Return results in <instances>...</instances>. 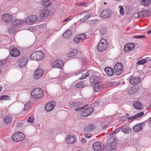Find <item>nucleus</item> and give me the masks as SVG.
I'll return each mask as SVG.
<instances>
[{
  "mask_svg": "<svg viewBox=\"0 0 151 151\" xmlns=\"http://www.w3.org/2000/svg\"><path fill=\"white\" fill-rule=\"evenodd\" d=\"M45 56L44 54L41 51H36L32 52L29 56L31 60L37 61L42 60Z\"/></svg>",
  "mask_w": 151,
  "mask_h": 151,
  "instance_id": "f257e3e1",
  "label": "nucleus"
},
{
  "mask_svg": "<svg viewBox=\"0 0 151 151\" xmlns=\"http://www.w3.org/2000/svg\"><path fill=\"white\" fill-rule=\"evenodd\" d=\"M31 94L32 98L38 99L42 97L43 95V93L42 89L39 88H37L32 91Z\"/></svg>",
  "mask_w": 151,
  "mask_h": 151,
  "instance_id": "f03ea898",
  "label": "nucleus"
},
{
  "mask_svg": "<svg viewBox=\"0 0 151 151\" xmlns=\"http://www.w3.org/2000/svg\"><path fill=\"white\" fill-rule=\"evenodd\" d=\"M52 14L51 12L48 9H42L39 12V17L41 19H42L50 18Z\"/></svg>",
  "mask_w": 151,
  "mask_h": 151,
  "instance_id": "7ed1b4c3",
  "label": "nucleus"
},
{
  "mask_svg": "<svg viewBox=\"0 0 151 151\" xmlns=\"http://www.w3.org/2000/svg\"><path fill=\"white\" fill-rule=\"evenodd\" d=\"M108 43L106 40L104 39H101L99 42L97 47V50L100 52L104 51L107 48Z\"/></svg>",
  "mask_w": 151,
  "mask_h": 151,
  "instance_id": "20e7f679",
  "label": "nucleus"
},
{
  "mask_svg": "<svg viewBox=\"0 0 151 151\" xmlns=\"http://www.w3.org/2000/svg\"><path fill=\"white\" fill-rule=\"evenodd\" d=\"M25 138L24 134L22 132H15L12 135V139L13 141L19 142L23 140Z\"/></svg>",
  "mask_w": 151,
  "mask_h": 151,
  "instance_id": "39448f33",
  "label": "nucleus"
},
{
  "mask_svg": "<svg viewBox=\"0 0 151 151\" xmlns=\"http://www.w3.org/2000/svg\"><path fill=\"white\" fill-rule=\"evenodd\" d=\"M38 21V18L35 15L27 16L25 19L24 23L28 24H32Z\"/></svg>",
  "mask_w": 151,
  "mask_h": 151,
  "instance_id": "423d86ee",
  "label": "nucleus"
},
{
  "mask_svg": "<svg viewBox=\"0 0 151 151\" xmlns=\"http://www.w3.org/2000/svg\"><path fill=\"white\" fill-rule=\"evenodd\" d=\"M123 66L122 64L120 63H116L114 67V73L117 75H120L123 72Z\"/></svg>",
  "mask_w": 151,
  "mask_h": 151,
  "instance_id": "0eeeda50",
  "label": "nucleus"
},
{
  "mask_svg": "<svg viewBox=\"0 0 151 151\" xmlns=\"http://www.w3.org/2000/svg\"><path fill=\"white\" fill-rule=\"evenodd\" d=\"M122 129V131L126 134L129 133L131 132L132 129L127 125H124V126L120 127L116 129L114 132L117 133L119 132Z\"/></svg>",
  "mask_w": 151,
  "mask_h": 151,
  "instance_id": "6e6552de",
  "label": "nucleus"
},
{
  "mask_svg": "<svg viewBox=\"0 0 151 151\" xmlns=\"http://www.w3.org/2000/svg\"><path fill=\"white\" fill-rule=\"evenodd\" d=\"M10 54L13 57H17L20 54V52L14 46L10 47Z\"/></svg>",
  "mask_w": 151,
  "mask_h": 151,
  "instance_id": "1a4fd4ad",
  "label": "nucleus"
},
{
  "mask_svg": "<svg viewBox=\"0 0 151 151\" xmlns=\"http://www.w3.org/2000/svg\"><path fill=\"white\" fill-rule=\"evenodd\" d=\"M1 17L3 20L7 23H10L13 19L12 15L7 13L2 15Z\"/></svg>",
  "mask_w": 151,
  "mask_h": 151,
  "instance_id": "9d476101",
  "label": "nucleus"
},
{
  "mask_svg": "<svg viewBox=\"0 0 151 151\" xmlns=\"http://www.w3.org/2000/svg\"><path fill=\"white\" fill-rule=\"evenodd\" d=\"M68 77V75L64 72L62 71L58 78V83L60 85L63 84L64 80L66 79Z\"/></svg>",
  "mask_w": 151,
  "mask_h": 151,
  "instance_id": "9b49d317",
  "label": "nucleus"
},
{
  "mask_svg": "<svg viewBox=\"0 0 151 151\" xmlns=\"http://www.w3.org/2000/svg\"><path fill=\"white\" fill-rule=\"evenodd\" d=\"M51 65L54 68H60L63 67L64 63L62 61L57 60L53 61Z\"/></svg>",
  "mask_w": 151,
  "mask_h": 151,
  "instance_id": "f8f14e48",
  "label": "nucleus"
},
{
  "mask_svg": "<svg viewBox=\"0 0 151 151\" xmlns=\"http://www.w3.org/2000/svg\"><path fill=\"white\" fill-rule=\"evenodd\" d=\"M93 148L95 151H101L103 149V145L100 142H95L93 145Z\"/></svg>",
  "mask_w": 151,
  "mask_h": 151,
  "instance_id": "ddd939ff",
  "label": "nucleus"
},
{
  "mask_svg": "<svg viewBox=\"0 0 151 151\" xmlns=\"http://www.w3.org/2000/svg\"><path fill=\"white\" fill-rule=\"evenodd\" d=\"M112 12L109 9H105L101 12V17L104 19L109 17L112 14Z\"/></svg>",
  "mask_w": 151,
  "mask_h": 151,
  "instance_id": "4468645a",
  "label": "nucleus"
},
{
  "mask_svg": "<svg viewBox=\"0 0 151 151\" xmlns=\"http://www.w3.org/2000/svg\"><path fill=\"white\" fill-rule=\"evenodd\" d=\"M44 72V70L42 69H37L35 72L34 78L36 79H39L42 76Z\"/></svg>",
  "mask_w": 151,
  "mask_h": 151,
  "instance_id": "2eb2a0df",
  "label": "nucleus"
},
{
  "mask_svg": "<svg viewBox=\"0 0 151 151\" xmlns=\"http://www.w3.org/2000/svg\"><path fill=\"white\" fill-rule=\"evenodd\" d=\"M55 105L56 104L55 102L50 101L45 105V109L47 111H50L54 109Z\"/></svg>",
  "mask_w": 151,
  "mask_h": 151,
  "instance_id": "dca6fc26",
  "label": "nucleus"
},
{
  "mask_svg": "<svg viewBox=\"0 0 151 151\" xmlns=\"http://www.w3.org/2000/svg\"><path fill=\"white\" fill-rule=\"evenodd\" d=\"M76 140V138L75 136L71 135H68L66 137L65 141L66 143L67 144H71L74 143Z\"/></svg>",
  "mask_w": 151,
  "mask_h": 151,
  "instance_id": "f3484780",
  "label": "nucleus"
},
{
  "mask_svg": "<svg viewBox=\"0 0 151 151\" xmlns=\"http://www.w3.org/2000/svg\"><path fill=\"white\" fill-rule=\"evenodd\" d=\"M27 58L26 57H24L20 59L18 62L19 66L20 67H25L27 64Z\"/></svg>",
  "mask_w": 151,
  "mask_h": 151,
  "instance_id": "a211bd4d",
  "label": "nucleus"
},
{
  "mask_svg": "<svg viewBox=\"0 0 151 151\" xmlns=\"http://www.w3.org/2000/svg\"><path fill=\"white\" fill-rule=\"evenodd\" d=\"M135 44L133 43H127L124 45V50L126 52L132 50L135 47Z\"/></svg>",
  "mask_w": 151,
  "mask_h": 151,
  "instance_id": "6ab92c4d",
  "label": "nucleus"
},
{
  "mask_svg": "<svg viewBox=\"0 0 151 151\" xmlns=\"http://www.w3.org/2000/svg\"><path fill=\"white\" fill-rule=\"evenodd\" d=\"M94 111L93 108L90 107L87 108L86 109L83 111L82 115L83 116H88L93 112Z\"/></svg>",
  "mask_w": 151,
  "mask_h": 151,
  "instance_id": "aec40b11",
  "label": "nucleus"
},
{
  "mask_svg": "<svg viewBox=\"0 0 151 151\" xmlns=\"http://www.w3.org/2000/svg\"><path fill=\"white\" fill-rule=\"evenodd\" d=\"M12 23L14 26L16 27H19L23 24H25L24 21L20 19L14 20L13 21Z\"/></svg>",
  "mask_w": 151,
  "mask_h": 151,
  "instance_id": "412c9836",
  "label": "nucleus"
},
{
  "mask_svg": "<svg viewBox=\"0 0 151 151\" xmlns=\"http://www.w3.org/2000/svg\"><path fill=\"white\" fill-rule=\"evenodd\" d=\"M140 82V79L138 77L134 78L131 77L130 80V83L132 85H136Z\"/></svg>",
  "mask_w": 151,
  "mask_h": 151,
  "instance_id": "4be33fe9",
  "label": "nucleus"
},
{
  "mask_svg": "<svg viewBox=\"0 0 151 151\" xmlns=\"http://www.w3.org/2000/svg\"><path fill=\"white\" fill-rule=\"evenodd\" d=\"M104 70L107 76H111L114 74L113 70L111 68L106 67L104 69Z\"/></svg>",
  "mask_w": 151,
  "mask_h": 151,
  "instance_id": "5701e85b",
  "label": "nucleus"
},
{
  "mask_svg": "<svg viewBox=\"0 0 151 151\" xmlns=\"http://www.w3.org/2000/svg\"><path fill=\"white\" fill-rule=\"evenodd\" d=\"M116 143L115 141H113L111 142L109 145L107 147V149L108 151H110L111 150L116 148Z\"/></svg>",
  "mask_w": 151,
  "mask_h": 151,
  "instance_id": "b1692460",
  "label": "nucleus"
},
{
  "mask_svg": "<svg viewBox=\"0 0 151 151\" xmlns=\"http://www.w3.org/2000/svg\"><path fill=\"white\" fill-rule=\"evenodd\" d=\"M72 36L71 31L70 30H67L63 34V36L65 39L70 38Z\"/></svg>",
  "mask_w": 151,
  "mask_h": 151,
  "instance_id": "393cba45",
  "label": "nucleus"
},
{
  "mask_svg": "<svg viewBox=\"0 0 151 151\" xmlns=\"http://www.w3.org/2000/svg\"><path fill=\"white\" fill-rule=\"evenodd\" d=\"M102 87L101 84L100 82L97 83H95L93 86L94 90L96 91H99Z\"/></svg>",
  "mask_w": 151,
  "mask_h": 151,
  "instance_id": "a878e982",
  "label": "nucleus"
},
{
  "mask_svg": "<svg viewBox=\"0 0 151 151\" xmlns=\"http://www.w3.org/2000/svg\"><path fill=\"white\" fill-rule=\"evenodd\" d=\"M142 129V125L141 123L139 124H138L136 125L133 127V130L137 132L140 131Z\"/></svg>",
  "mask_w": 151,
  "mask_h": 151,
  "instance_id": "bb28decb",
  "label": "nucleus"
},
{
  "mask_svg": "<svg viewBox=\"0 0 151 151\" xmlns=\"http://www.w3.org/2000/svg\"><path fill=\"white\" fill-rule=\"evenodd\" d=\"M99 78L98 76H92L90 79V81L91 83L94 84L95 83H99Z\"/></svg>",
  "mask_w": 151,
  "mask_h": 151,
  "instance_id": "cd10ccee",
  "label": "nucleus"
},
{
  "mask_svg": "<svg viewBox=\"0 0 151 151\" xmlns=\"http://www.w3.org/2000/svg\"><path fill=\"white\" fill-rule=\"evenodd\" d=\"M95 129V127L94 125L90 124L86 128L85 131L86 132H91L94 130Z\"/></svg>",
  "mask_w": 151,
  "mask_h": 151,
  "instance_id": "c85d7f7f",
  "label": "nucleus"
},
{
  "mask_svg": "<svg viewBox=\"0 0 151 151\" xmlns=\"http://www.w3.org/2000/svg\"><path fill=\"white\" fill-rule=\"evenodd\" d=\"M148 12L146 10H143L138 13V16L139 18H142L147 15L146 14Z\"/></svg>",
  "mask_w": 151,
  "mask_h": 151,
  "instance_id": "c756f323",
  "label": "nucleus"
},
{
  "mask_svg": "<svg viewBox=\"0 0 151 151\" xmlns=\"http://www.w3.org/2000/svg\"><path fill=\"white\" fill-rule=\"evenodd\" d=\"M142 5L145 6H148L151 4V0H140Z\"/></svg>",
  "mask_w": 151,
  "mask_h": 151,
  "instance_id": "7c9ffc66",
  "label": "nucleus"
},
{
  "mask_svg": "<svg viewBox=\"0 0 151 151\" xmlns=\"http://www.w3.org/2000/svg\"><path fill=\"white\" fill-rule=\"evenodd\" d=\"M78 74L82 75L81 77L80 78L81 79L85 78L87 77L89 75L88 73L86 72V70H83Z\"/></svg>",
  "mask_w": 151,
  "mask_h": 151,
  "instance_id": "2f4dec72",
  "label": "nucleus"
},
{
  "mask_svg": "<svg viewBox=\"0 0 151 151\" xmlns=\"http://www.w3.org/2000/svg\"><path fill=\"white\" fill-rule=\"evenodd\" d=\"M78 52L77 49H72L68 54V56L70 57L75 56Z\"/></svg>",
  "mask_w": 151,
  "mask_h": 151,
  "instance_id": "473e14b6",
  "label": "nucleus"
},
{
  "mask_svg": "<svg viewBox=\"0 0 151 151\" xmlns=\"http://www.w3.org/2000/svg\"><path fill=\"white\" fill-rule=\"evenodd\" d=\"M134 107L137 109H140L142 108V107L141 104L138 101L134 102L133 104Z\"/></svg>",
  "mask_w": 151,
  "mask_h": 151,
  "instance_id": "72a5a7b5",
  "label": "nucleus"
},
{
  "mask_svg": "<svg viewBox=\"0 0 151 151\" xmlns=\"http://www.w3.org/2000/svg\"><path fill=\"white\" fill-rule=\"evenodd\" d=\"M7 63L6 60H0V67L1 69L6 67L7 66Z\"/></svg>",
  "mask_w": 151,
  "mask_h": 151,
  "instance_id": "f704fd0d",
  "label": "nucleus"
},
{
  "mask_svg": "<svg viewBox=\"0 0 151 151\" xmlns=\"http://www.w3.org/2000/svg\"><path fill=\"white\" fill-rule=\"evenodd\" d=\"M86 14L84 15V20H86L88 19L90 17H91L92 16V14L91 12H85Z\"/></svg>",
  "mask_w": 151,
  "mask_h": 151,
  "instance_id": "c9c22d12",
  "label": "nucleus"
},
{
  "mask_svg": "<svg viewBox=\"0 0 151 151\" xmlns=\"http://www.w3.org/2000/svg\"><path fill=\"white\" fill-rule=\"evenodd\" d=\"M50 3V0H42V5L45 6H49Z\"/></svg>",
  "mask_w": 151,
  "mask_h": 151,
  "instance_id": "e433bc0d",
  "label": "nucleus"
},
{
  "mask_svg": "<svg viewBox=\"0 0 151 151\" xmlns=\"http://www.w3.org/2000/svg\"><path fill=\"white\" fill-rule=\"evenodd\" d=\"M148 60H149L148 58H147L145 59H142L138 61L137 62V64L139 65H142L147 62Z\"/></svg>",
  "mask_w": 151,
  "mask_h": 151,
  "instance_id": "4c0bfd02",
  "label": "nucleus"
},
{
  "mask_svg": "<svg viewBox=\"0 0 151 151\" xmlns=\"http://www.w3.org/2000/svg\"><path fill=\"white\" fill-rule=\"evenodd\" d=\"M12 119L9 116H7L4 119V121L5 123L7 124H9L11 123L12 121Z\"/></svg>",
  "mask_w": 151,
  "mask_h": 151,
  "instance_id": "58836bf2",
  "label": "nucleus"
},
{
  "mask_svg": "<svg viewBox=\"0 0 151 151\" xmlns=\"http://www.w3.org/2000/svg\"><path fill=\"white\" fill-rule=\"evenodd\" d=\"M84 85V82L83 81H81L76 83V86L77 88H81L83 87Z\"/></svg>",
  "mask_w": 151,
  "mask_h": 151,
  "instance_id": "ea45409f",
  "label": "nucleus"
},
{
  "mask_svg": "<svg viewBox=\"0 0 151 151\" xmlns=\"http://www.w3.org/2000/svg\"><path fill=\"white\" fill-rule=\"evenodd\" d=\"M10 98L9 96L6 95H2L0 97V100H9Z\"/></svg>",
  "mask_w": 151,
  "mask_h": 151,
  "instance_id": "a19ab883",
  "label": "nucleus"
},
{
  "mask_svg": "<svg viewBox=\"0 0 151 151\" xmlns=\"http://www.w3.org/2000/svg\"><path fill=\"white\" fill-rule=\"evenodd\" d=\"M74 42L76 43H79L82 41L78 35L74 39Z\"/></svg>",
  "mask_w": 151,
  "mask_h": 151,
  "instance_id": "79ce46f5",
  "label": "nucleus"
},
{
  "mask_svg": "<svg viewBox=\"0 0 151 151\" xmlns=\"http://www.w3.org/2000/svg\"><path fill=\"white\" fill-rule=\"evenodd\" d=\"M119 8V12L122 15H123L124 14V10L122 6H118Z\"/></svg>",
  "mask_w": 151,
  "mask_h": 151,
  "instance_id": "37998d69",
  "label": "nucleus"
},
{
  "mask_svg": "<svg viewBox=\"0 0 151 151\" xmlns=\"http://www.w3.org/2000/svg\"><path fill=\"white\" fill-rule=\"evenodd\" d=\"M34 118L33 115H31L29 118L27 120V121L29 122L32 123L34 121Z\"/></svg>",
  "mask_w": 151,
  "mask_h": 151,
  "instance_id": "c03bdc74",
  "label": "nucleus"
},
{
  "mask_svg": "<svg viewBox=\"0 0 151 151\" xmlns=\"http://www.w3.org/2000/svg\"><path fill=\"white\" fill-rule=\"evenodd\" d=\"M82 62L84 63H85L84 65H87L88 63V60L85 57H83L82 59Z\"/></svg>",
  "mask_w": 151,
  "mask_h": 151,
  "instance_id": "a18cd8bd",
  "label": "nucleus"
},
{
  "mask_svg": "<svg viewBox=\"0 0 151 151\" xmlns=\"http://www.w3.org/2000/svg\"><path fill=\"white\" fill-rule=\"evenodd\" d=\"M144 114V113L143 112H141L135 115V116L136 118H137L142 116Z\"/></svg>",
  "mask_w": 151,
  "mask_h": 151,
  "instance_id": "49530a36",
  "label": "nucleus"
},
{
  "mask_svg": "<svg viewBox=\"0 0 151 151\" xmlns=\"http://www.w3.org/2000/svg\"><path fill=\"white\" fill-rule=\"evenodd\" d=\"M78 36L80 37L81 40H83L86 37V35L85 34H83L81 35H79Z\"/></svg>",
  "mask_w": 151,
  "mask_h": 151,
  "instance_id": "de8ad7c7",
  "label": "nucleus"
},
{
  "mask_svg": "<svg viewBox=\"0 0 151 151\" xmlns=\"http://www.w3.org/2000/svg\"><path fill=\"white\" fill-rule=\"evenodd\" d=\"M29 106L28 103H26L24 105V107L23 109V111H27V109Z\"/></svg>",
  "mask_w": 151,
  "mask_h": 151,
  "instance_id": "09e8293b",
  "label": "nucleus"
},
{
  "mask_svg": "<svg viewBox=\"0 0 151 151\" xmlns=\"http://www.w3.org/2000/svg\"><path fill=\"white\" fill-rule=\"evenodd\" d=\"M90 23L93 26H94L97 23V21L95 20H91L90 21Z\"/></svg>",
  "mask_w": 151,
  "mask_h": 151,
  "instance_id": "8fccbe9b",
  "label": "nucleus"
},
{
  "mask_svg": "<svg viewBox=\"0 0 151 151\" xmlns=\"http://www.w3.org/2000/svg\"><path fill=\"white\" fill-rule=\"evenodd\" d=\"M136 118V117H135V115H134L133 116H132L130 117L128 120V121L129 122H130L131 120H134V119Z\"/></svg>",
  "mask_w": 151,
  "mask_h": 151,
  "instance_id": "3c124183",
  "label": "nucleus"
},
{
  "mask_svg": "<svg viewBox=\"0 0 151 151\" xmlns=\"http://www.w3.org/2000/svg\"><path fill=\"white\" fill-rule=\"evenodd\" d=\"M27 29L30 31H33L35 30L32 27H27Z\"/></svg>",
  "mask_w": 151,
  "mask_h": 151,
  "instance_id": "603ef678",
  "label": "nucleus"
},
{
  "mask_svg": "<svg viewBox=\"0 0 151 151\" xmlns=\"http://www.w3.org/2000/svg\"><path fill=\"white\" fill-rule=\"evenodd\" d=\"M85 136L86 138H89L91 137V135L90 134L87 133L85 134Z\"/></svg>",
  "mask_w": 151,
  "mask_h": 151,
  "instance_id": "864d4df0",
  "label": "nucleus"
},
{
  "mask_svg": "<svg viewBox=\"0 0 151 151\" xmlns=\"http://www.w3.org/2000/svg\"><path fill=\"white\" fill-rule=\"evenodd\" d=\"M145 36L144 35H140L136 37L137 38H142L145 37Z\"/></svg>",
  "mask_w": 151,
  "mask_h": 151,
  "instance_id": "5fc2aeb1",
  "label": "nucleus"
},
{
  "mask_svg": "<svg viewBox=\"0 0 151 151\" xmlns=\"http://www.w3.org/2000/svg\"><path fill=\"white\" fill-rule=\"evenodd\" d=\"M71 19H70L69 18V17H68L67 18L65 19L64 20H63V22L64 23V22H65L68 21H69V20H70Z\"/></svg>",
  "mask_w": 151,
  "mask_h": 151,
  "instance_id": "6e6d98bb",
  "label": "nucleus"
},
{
  "mask_svg": "<svg viewBox=\"0 0 151 151\" xmlns=\"http://www.w3.org/2000/svg\"><path fill=\"white\" fill-rule=\"evenodd\" d=\"M87 4L86 2H82L81 3V4L83 6H87Z\"/></svg>",
  "mask_w": 151,
  "mask_h": 151,
  "instance_id": "4d7b16f0",
  "label": "nucleus"
},
{
  "mask_svg": "<svg viewBox=\"0 0 151 151\" xmlns=\"http://www.w3.org/2000/svg\"><path fill=\"white\" fill-rule=\"evenodd\" d=\"M85 107H86V106H83V107H82V108H79V109H76V111H79L80 109H83L84 108H85Z\"/></svg>",
  "mask_w": 151,
  "mask_h": 151,
  "instance_id": "13d9d810",
  "label": "nucleus"
},
{
  "mask_svg": "<svg viewBox=\"0 0 151 151\" xmlns=\"http://www.w3.org/2000/svg\"><path fill=\"white\" fill-rule=\"evenodd\" d=\"M81 142L83 143H84L86 142V140L84 138H82L81 139Z\"/></svg>",
  "mask_w": 151,
  "mask_h": 151,
  "instance_id": "bf43d9fd",
  "label": "nucleus"
},
{
  "mask_svg": "<svg viewBox=\"0 0 151 151\" xmlns=\"http://www.w3.org/2000/svg\"><path fill=\"white\" fill-rule=\"evenodd\" d=\"M147 33L148 34L151 33V29L150 30L148 31H147Z\"/></svg>",
  "mask_w": 151,
  "mask_h": 151,
  "instance_id": "052dcab7",
  "label": "nucleus"
},
{
  "mask_svg": "<svg viewBox=\"0 0 151 151\" xmlns=\"http://www.w3.org/2000/svg\"><path fill=\"white\" fill-rule=\"evenodd\" d=\"M150 123L151 125V118L150 119Z\"/></svg>",
  "mask_w": 151,
  "mask_h": 151,
  "instance_id": "680f3d73",
  "label": "nucleus"
},
{
  "mask_svg": "<svg viewBox=\"0 0 151 151\" xmlns=\"http://www.w3.org/2000/svg\"><path fill=\"white\" fill-rule=\"evenodd\" d=\"M2 89V87H1L0 86V91H1Z\"/></svg>",
  "mask_w": 151,
  "mask_h": 151,
  "instance_id": "e2e57ef3",
  "label": "nucleus"
},
{
  "mask_svg": "<svg viewBox=\"0 0 151 151\" xmlns=\"http://www.w3.org/2000/svg\"><path fill=\"white\" fill-rule=\"evenodd\" d=\"M104 4L106 5V2H104Z\"/></svg>",
  "mask_w": 151,
  "mask_h": 151,
  "instance_id": "0e129e2a",
  "label": "nucleus"
},
{
  "mask_svg": "<svg viewBox=\"0 0 151 151\" xmlns=\"http://www.w3.org/2000/svg\"><path fill=\"white\" fill-rule=\"evenodd\" d=\"M94 104L95 105V103H94Z\"/></svg>",
  "mask_w": 151,
  "mask_h": 151,
  "instance_id": "69168bd1",
  "label": "nucleus"
}]
</instances>
